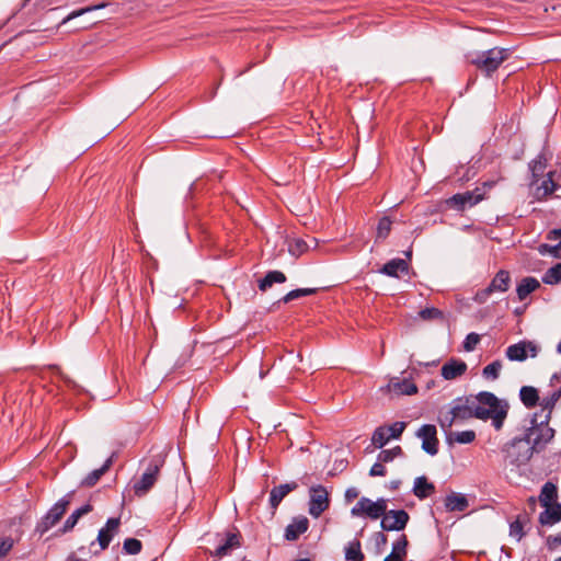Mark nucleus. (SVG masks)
Returning a JSON list of instances; mask_svg holds the SVG:
<instances>
[{
  "label": "nucleus",
  "mask_w": 561,
  "mask_h": 561,
  "mask_svg": "<svg viewBox=\"0 0 561 561\" xmlns=\"http://www.w3.org/2000/svg\"><path fill=\"white\" fill-rule=\"evenodd\" d=\"M70 497L71 494L66 495L48 511V513L44 516L42 522L37 525V530L41 534L46 533L60 520V518L67 511V507L70 503Z\"/></svg>",
  "instance_id": "obj_7"
},
{
  "label": "nucleus",
  "mask_w": 561,
  "mask_h": 561,
  "mask_svg": "<svg viewBox=\"0 0 561 561\" xmlns=\"http://www.w3.org/2000/svg\"><path fill=\"white\" fill-rule=\"evenodd\" d=\"M556 500H557V486L551 482L545 483L541 489L540 496H539V501H540L541 505L547 506L548 504L557 503Z\"/></svg>",
  "instance_id": "obj_30"
},
{
  "label": "nucleus",
  "mask_w": 561,
  "mask_h": 561,
  "mask_svg": "<svg viewBox=\"0 0 561 561\" xmlns=\"http://www.w3.org/2000/svg\"><path fill=\"white\" fill-rule=\"evenodd\" d=\"M419 317L424 321L443 319V312L434 307H427L419 312Z\"/></svg>",
  "instance_id": "obj_39"
},
{
  "label": "nucleus",
  "mask_w": 561,
  "mask_h": 561,
  "mask_svg": "<svg viewBox=\"0 0 561 561\" xmlns=\"http://www.w3.org/2000/svg\"><path fill=\"white\" fill-rule=\"evenodd\" d=\"M119 457V449H115L111 453L110 457H107V468L115 462Z\"/></svg>",
  "instance_id": "obj_54"
},
{
  "label": "nucleus",
  "mask_w": 561,
  "mask_h": 561,
  "mask_svg": "<svg viewBox=\"0 0 561 561\" xmlns=\"http://www.w3.org/2000/svg\"><path fill=\"white\" fill-rule=\"evenodd\" d=\"M162 465L163 459L160 457L148 465L139 480L134 483V491L137 495H145L154 485Z\"/></svg>",
  "instance_id": "obj_6"
},
{
  "label": "nucleus",
  "mask_w": 561,
  "mask_h": 561,
  "mask_svg": "<svg viewBox=\"0 0 561 561\" xmlns=\"http://www.w3.org/2000/svg\"><path fill=\"white\" fill-rule=\"evenodd\" d=\"M474 399L476 419L491 420L495 430H501L507 416L508 404L500 400L492 392H480Z\"/></svg>",
  "instance_id": "obj_2"
},
{
  "label": "nucleus",
  "mask_w": 561,
  "mask_h": 561,
  "mask_svg": "<svg viewBox=\"0 0 561 561\" xmlns=\"http://www.w3.org/2000/svg\"><path fill=\"white\" fill-rule=\"evenodd\" d=\"M511 276L507 271L501 270L496 273L494 278L488 286L489 290L493 293H505L510 288Z\"/></svg>",
  "instance_id": "obj_19"
},
{
  "label": "nucleus",
  "mask_w": 561,
  "mask_h": 561,
  "mask_svg": "<svg viewBox=\"0 0 561 561\" xmlns=\"http://www.w3.org/2000/svg\"><path fill=\"white\" fill-rule=\"evenodd\" d=\"M310 248L311 245L302 239H295L288 244L289 253L296 257L307 252Z\"/></svg>",
  "instance_id": "obj_34"
},
{
  "label": "nucleus",
  "mask_w": 561,
  "mask_h": 561,
  "mask_svg": "<svg viewBox=\"0 0 561 561\" xmlns=\"http://www.w3.org/2000/svg\"><path fill=\"white\" fill-rule=\"evenodd\" d=\"M400 481H391L390 486L391 489L396 490L399 488Z\"/></svg>",
  "instance_id": "obj_60"
},
{
  "label": "nucleus",
  "mask_w": 561,
  "mask_h": 561,
  "mask_svg": "<svg viewBox=\"0 0 561 561\" xmlns=\"http://www.w3.org/2000/svg\"><path fill=\"white\" fill-rule=\"evenodd\" d=\"M539 346L531 341H520L506 348V357L512 362H523L528 357L535 358L538 355Z\"/></svg>",
  "instance_id": "obj_9"
},
{
  "label": "nucleus",
  "mask_w": 561,
  "mask_h": 561,
  "mask_svg": "<svg viewBox=\"0 0 561 561\" xmlns=\"http://www.w3.org/2000/svg\"><path fill=\"white\" fill-rule=\"evenodd\" d=\"M467 364L460 359H450L445 363L440 369V374L446 380H454L461 377L467 371Z\"/></svg>",
  "instance_id": "obj_13"
},
{
  "label": "nucleus",
  "mask_w": 561,
  "mask_h": 561,
  "mask_svg": "<svg viewBox=\"0 0 561 561\" xmlns=\"http://www.w3.org/2000/svg\"><path fill=\"white\" fill-rule=\"evenodd\" d=\"M446 440L448 444H470L476 439L474 431H461V432H453L451 428L445 431Z\"/></svg>",
  "instance_id": "obj_21"
},
{
  "label": "nucleus",
  "mask_w": 561,
  "mask_h": 561,
  "mask_svg": "<svg viewBox=\"0 0 561 561\" xmlns=\"http://www.w3.org/2000/svg\"><path fill=\"white\" fill-rule=\"evenodd\" d=\"M129 110H125L122 113L117 112L116 106H112V115L114 116V125L117 126L127 115Z\"/></svg>",
  "instance_id": "obj_47"
},
{
  "label": "nucleus",
  "mask_w": 561,
  "mask_h": 561,
  "mask_svg": "<svg viewBox=\"0 0 561 561\" xmlns=\"http://www.w3.org/2000/svg\"><path fill=\"white\" fill-rule=\"evenodd\" d=\"M508 57L510 49L501 47H493L484 51L468 54L467 56L470 64L488 76L494 72Z\"/></svg>",
  "instance_id": "obj_3"
},
{
  "label": "nucleus",
  "mask_w": 561,
  "mask_h": 561,
  "mask_svg": "<svg viewBox=\"0 0 561 561\" xmlns=\"http://www.w3.org/2000/svg\"><path fill=\"white\" fill-rule=\"evenodd\" d=\"M542 169H543V165L541 164L540 161H535L534 162V165H533L534 173L537 172V171H541Z\"/></svg>",
  "instance_id": "obj_58"
},
{
  "label": "nucleus",
  "mask_w": 561,
  "mask_h": 561,
  "mask_svg": "<svg viewBox=\"0 0 561 561\" xmlns=\"http://www.w3.org/2000/svg\"><path fill=\"white\" fill-rule=\"evenodd\" d=\"M483 198V195L476 192H465L462 194H456L450 198V203L457 206L459 209L471 207L478 204Z\"/></svg>",
  "instance_id": "obj_16"
},
{
  "label": "nucleus",
  "mask_w": 561,
  "mask_h": 561,
  "mask_svg": "<svg viewBox=\"0 0 561 561\" xmlns=\"http://www.w3.org/2000/svg\"><path fill=\"white\" fill-rule=\"evenodd\" d=\"M528 503H529V506H530L533 510H535L537 501H536V499H535L534 496H531V497H529V499H528Z\"/></svg>",
  "instance_id": "obj_59"
},
{
  "label": "nucleus",
  "mask_w": 561,
  "mask_h": 561,
  "mask_svg": "<svg viewBox=\"0 0 561 561\" xmlns=\"http://www.w3.org/2000/svg\"><path fill=\"white\" fill-rule=\"evenodd\" d=\"M388 508V501L385 497H379L376 501L363 496L352 507L351 515L353 517L369 518L376 520L380 518Z\"/></svg>",
  "instance_id": "obj_5"
},
{
  "label": "nucleus",
  "mask_w": 561,
  "mask_h": 561,
  "mask_svg": "<svg viewBox=\"0 0 561 561\" xmlns=\"http://www.w3.org/2000/svg\"><path fill=\"white\" fill-rule=\"evenodd\" d=\"M369 474L371 477H383L386 474V469L382 462L378 460V462L374 463L370 468Z\"/></svg>",
  "instance_id": "obj_46"
},
{
  "label": "nucleus",
  "mask_w": 561,
  "mask_h": 561,
  "mask_svg": "<svg viewBox=\"0 0 561 561\" xmlns=\"http://www.w3.org/2000/svg\"><path fill=\"white\" fill-rule=\"evenodd\" d=\"M359 495V490L357 488H348L346 491H345V501L346 502H352L354 501L355 499H357Z\"/></svg>",
  "instance_id": "obj_50"
},
{
  "label": "nucleus",
  "mask_w": 561,
  "mask_h": 561,
  "mask_svg": "<svg viewBox=\"0 0 561 561\" xmlns=\"http://www.w3.org/2000/svg\"><path fill=\"white\" fill-rule=\"evenodd\" d=\"M380 536H381L382 541L385 542L386 541V536L382 535V534H380Z\"/></svg>",
  "instance_id": "obj_64"
},
{
  "label": "nucleus",
  "mask_w": 561,
  "mask_h": 561,
  "mask_svg": "<svg viewBox=\"0 0 561 561\" xmlns=\"http://www.w3.org/2000/svg\"><path fill=\"white\" fill-rule=\"evenodd\" d=\"M390 451H391V454L393 456V459L402 454V449L399 446L390 449Z\"/></svg>",
  "instance_id": "obj_57"
},
{
  "label": "nucleus",
  "mask_w": 561,
  "mask_h": 561,
  "mask_svg": "<svg viewBox=\"0 0 561 561\" xmlns=\"http://www.w3.org/2000/svg\"><path fill=\"white\" fill-rule=\"evenodd\" d=\"M240 546L239 537L237 534H229L225 543L218 546L215 551L216 557H224L229 553L230 550Z\"/></svg>",
  "instance_id": "obj_32"
},
{
  "label": "nucleus",
  "mask_w": 561,
  "mask_h": 561,
  "mask_svg": "<svg viewBox=\"0 0 561 561\" xmlns=\"http://www.w3.org/2000/svg\"><path fill=\"white\" fill-rule=\"evenodd\" d=\"M329 492L322 485H313L310 488L309 514L318 518L329 508Z\"/></svg>",
  "instance_id": "obj_8"
},
{
  "label": "nucleus",
  "mask_w": 561,
  "mask_h": 561,
  "mask_svg": "<svg viewBox=\"0 0 561 561\" xmlns=\"http://www.w3.org/2000/svg\"><path fill=\"white\" fill-rule=\"evenodd\" d=\"M542 282L545 284L553 285L561 282V263L550 267L543 275Z\"/></svg>",
  "instance_id": "obj_35"
},
{
  "label": "nucleus",
  "mask_w": 561,
  "mask_h": 561,
  "mask_svg": "<svg viewBox=\"0 0 561 561\" xmlns=\"http://www.w3.org/2000/svg\"><path fill=\"white\" fill-rule=\"evenodd\" d=\"M436 433V427L431 424L421 426L416 433L417 437L422 439V449L432 456L436 455L438 451Z\"/></svg>",
  "instance_id": "obj_12"
},
{
  "label": "nucleus",
  "mask_w": 561,
  "mask_h": 561,
  "mask_svg": "<svg viewBox=\"0 0 561 561\" xmlns=\"http://www.w3.org/2000/svg\"><path fill=\"white\" fill-rule=\"evenodd\" d=\"M522 530H523V526L519 520H515L514 523L511 524V535L512 536L517 537L519 539L523 535Z\"/></svg>",
  "instance_id": "obj_49"
},
{
  "label": "nucleus",
  "mask_w": 561,
  "mask_h": 561,
  "mask_svg": "<svg viewBox=\"0 0 561 561\" xmlns=\"http://www.w3.org/2000/svg\"><path fill=\"white\" fill-rule=\"evenodd\" d=\"M548 239L558 241V244H556V245L541 244L539 247V252L541 254L550 253L552 255H557L559 249L561 248V228L550 231L548 234Z\"/></svg>",
  "instance_id": "obj_28"
},
{
  "label": "nucleus",
  "mask_w": 561,
  "mask_h": 561,
  "mask_svg": "<svg viewBox=\"0 0 561 561\" xmlns=\"http://www.w3.org/2000/svg\"><path fill=\"white\" fill-rule=\"evenodd\" d=\"M391 220L388 217H383L379 220L377 227V237L385 239L391 230Z\"/></svg>",
  "instance_id": "obj_41"
},
{
  "label": "nucleus",
  "mask_w": 561,
  "mask_h": 561,
  "mask_svg": "<svg viewBox=\"0 0 561 561\" xmlns=\"http://www.w3.org/2000/svg\"><path fill=\"white\" fill-rule=\"evenodd\" d=\"M560 398H561V388L559 390L553 391L551 394L543 397L540 400V407L542 408V411H546L543 421H541L540 424L547 425V423L550 419L552 409Z\"/></svg>",
  "instance_id": "obj_22"
},
{
  "label": "nucleus",
  "mask_w": 561,
  "mask_h": 561,
  "mask_svg": "<svg viewBox=\"0 0 561 561\" xmlns=\"http://www.w3.org/2000/svg\"><path fill=\"white\" fill-rule=\"evenodd\" d=\"M105 473V463L101 466L99 469L90 472L82 481L81 485L90 488L96 484V482L102 478Z\"/></svg>",
  "instance_id": "obj_36"
},
{
  "label": "nucleus",
  "mask_w": 561,
  "mask_h": 561,
  "mask_svg": "<svg viewBox=\"0 0 561 561\" xmlns=\"http://www.w3.org/2000/svg\"><path fill=\"white\" fill-rule=\"evenodd\" d=\"M554 436V430L548 425H533L522 435L515 436L502 447L504 469L513 474L520 476L523 469L531 459L534 453L539 451Z\"/></svg>",
  "instance_id": "obj_1"
},
{
  "label": "nucleus",
  "mask_w": 561,
  "mask_h": 561,
  "mask_svg": "<svg viewBox=\"0 0 561 561\" xmlns=\"http://www.w3.org/2000/svg\"><path fill=\"white\" fill-rule=\"evenodd\" d=\"M501 369L502 363L500 360H494L483 368L482 375L486 379L494 380L499 377Z\"/></svg>",
  "instance_id": "obj_37"
},
{
  "label": "nucleus",
  "mask_w": 561,
  "mask_h": 561,
  "mask_svg": "<svg viewBox=\"0 0 561 561\" xmlns=\"http://www.w3.org/2000/svg\"><path fill=\"white\" fill-rule=\"evenodd\" d=\"M98 542L101 550L105 549V527L99 530Z\"/></svg>",
  "instance_id": "obj_53"
},
{
  "label": "nucleus",
  "mask_w": 561,
  "mask_h": 561,
  "mask_svg": "<svg viewBox=\"0 0 561 561\" xmlns=\"http://www.w3.org/2000/svg\"><path fill=\"white\" fill-rule=\"evenodd\" d=\"M383 561H403V558L391 552L389 556L385 558Z\"/></svg>",
  "instance_id": "obj_55"
},
{
  "label": "nucleus",
  "mask_w": 561,
  "mask_h": 561,
  "mask_svg": "<svg viewBox=\"0 0 561 561\" xmlns=\"http://www.w3.org/2000/svg\"><path fill=\"white\" fill-rule=\"evenodd\" d=\"M407 546L408 540L404 535H402L396 542L392 545V553H396L404 559L407 556Z\"/></svg>",
  "instance_id": "obj_40"
},
{
  "label": "nucleus",
  "mask_w": 561,
  "mask_h": 561,
  "mask_svg": "<svg viewBox=\"0 0 561 561\" xmlns=\"http://www.w3.org/2000/svg\"><path fill=\"white\" fill-rule=\"evenodd\" d=\"M124 550L129 554H137L141 550V542L135 538H128L124 542Z\"/></svg>",
  "instance_id": "obj_42"
},
{
  "label": "nucleus",
  "mask_w": 561,
  "mask_h": 561,
  "mask_svg": "<svg viewBox=\"0 0 561 561\" xmlns=\"http://www.w3.org/2000/svg\"><path fill=\"white\" fill-rule=\"evenodd\" d=\"M491 294L492 293L486 287L484 289L478 290L473 297V300L478 304H484Z\"/></svg>",
  "instance_id": "obj_45"
},
{
  "label": "nucleus",
  "mask_w": 561,
  "mask_h": 561,
  "mask_svg": "<svg viewBox=\"0 0 561 561\" xmlns=\"http://www.w3.org/2000/svg\"><path fill=\"white\" fill-rule=\"evenodd\" d=\"M557 188L556 183L552 180L551 173L542 180L541 184L536 187L535 196L538 199L545 198L552 194Z\"/></svg>",
  "instance_id": "obj_29"
},
{
  "label": "nucleus",
  "mask_w": 561,
  "mask_h": 561,
  "mask_svg": "<svg viewBox=\"0 0 561 561\" xmlns=\"http://www.w3.org/2000/svg\"><path fill=\"white\" fill-rule=\"evenodd\" d=\"M560 378H561V376H560ZM558 379H559V375L554 374V375L552 376V380H558Z\"/></svg>",
  "instance_id": "obj_61"
},
{
  "label": "nucleus",
  "mask_w": 561,
  "mask_h": 561,
  "mask_svg": "<svg viewBox=\"0 0 561 561\" xmlns=\"http://www.w3.org/2000/svg\"><path fill=\"white\" fill-rule=\"evenodd\" d=\"M378 460L380 462H390V461H392L393 460V456H392L390 449L381 450L378 454Z\"/></svg>",
  "instance_id": "obj_51"
},
{
  "label": "nucleus",
  "mask_w": 561,
  "mask_h": 561,
  "mask_svg": "<svg viewBox=\"0 0 561 561\" xmlns=\"http://www.w3.org/2000/svg\"><path fill=\"white\" fill-rule=\"evenodd\" d=\"M317 291L316 288H299V289H294V290H290L288 294H286L283 298V301L284 302H289L294 299H297V298H300V297H304V296H309V295H312Z\"/></svg>",
  "instance_id": "obj_38"
},
{
  "label": "nucleus",
  "mask_w": 561,
  "mask_h": 561,
  "mask_svg": "<svg viewBox=\"0 0 561 561\" xmlns=\"http://www.w3.org/2000/svg\"><path fill=\"white\" fill-rule=\"evenodd\" d=\"M311 242L313 244V248H316L317 247V240L316 239H311Z\"/></svg>",
  "instance_id": "obj_62"
},
{
  "label": "nucleus",
  "mask_w": 561,
  "mask_h": 561,
  "mask_svg": "<svg viewBox=\"0 0 561 561\" xmlns=\"http://www.w3.org/2000/svg\"><path fill=\"white\" fill-rule=\"evenodd\" d=\"M119 525L118 518H107V534H110L112 530H115ZM111 537L107 535V543L110 542Z\"/></svg>",
  "instance_id": "obj_52"
},
{
  "label": "nucleus",
  "mask_w": 561,
  "mask_h": 561,
  "mask_svg": "<svg viewBox=\"0 0 561 561\" xmlns=\"http://www.w3.org/2000/svg\"><path fill=\"white\" fill-rule=\"evenodd\" d=\"M387 390L397 396H411L417 392V387L409 379L392 378L387 385Z\"/></svg>",
  "instance_id": "obj_14"
},
{
  "label": "nucleus",
  "mask_w": 561,
  "mask_h": 561,
  "mask_svg": "<svg viewBox=\"0 0 561 561\" xmlns=\"http://www.w3.org/2000/svg\"><path fill=\"white\" fill-rule=\"evenodd\" d=\"M539 286V282L534 277H526L522 279L516 289L518 299L524 300L530 293L535 291Z\"/></svg>",
  "instance_id": "obj_24"
},
{
  "label": "nucleus",
  "mask_w": 561,
  "mask_h": 561,
  "mask_svg": "<svg viewBox=\"0 0 561 561\" xmlns=\"http://www.w3.org/2000/svg\"><path fill=\"white\" fill-rule=\"evenodd\" d=\"M91 511L90 505H84L81 508L76 510L65 522L62 527V533H66L70 529H72L76 524L78 523L79 518Z\"/></svg>",
  "instance_id": "obj_33"
},
{
  "label": "nucleus",
  "mask_w": 561,
  "mask_h": 561,
  "mask_svg": "<svg viewBox=\"0 0 561 561\" xmlns=\"http://www.w3.org/2000/svg\"><path fill=\"white\" fill-rule=\"evenodd\" d=\"M480 342V336L479 334L477 333H469L466 339H465V342H463V348L465 351L467 352H471L476 348V346L479 344Z\"/></svg>",
  "instance_id": "obj_43"
},
{
  "label": "nucleus",
  "mask_w": 561,
  "mask_h": 561,
  "mask_svg": "<svg viewBox=\"0 0 561 561\" xmlns=\"http://www.w3.org/2000/svg\"><path fill=\"white\" fill-rule=\"evenodd\" d=\"M345 559L347 561H364L365 556L362 552L360 542L353 540L345 547Z\"/></svg>",
  "instance_id": "obj_31"
},
{
  "label": "nucleus",
  "mask_w": 561,
  "mask_h": 561,
  "mask_svg": "<svg viewBox=\"0 0 561 561\" xmlns=\"http://www.w3.org/2000/svg\"><path fill=\"white\" fill-rule=\"evenodd\" d=\"M468 505L467 497L460 493H451L445 499V506L449 512H463Z\"/></svg>",
  "instance_id": "obj_20"
},
{
  "label": "nucleus",
  "mask_w": 561,
  "mask_h": 561,
  "mask_svg": "<svg viewBox=\"0 0 561 561\" xmlns=\"http://www.w3.org/2000/svg\"><path fill=\"white\" fill-rule=\"evenodd\" d=\"M408 271V264L402 259H393L386 263L383 267L381 268V273L396 277L398 276V272H407Z\"/></svg>",
  "instance_id": "obj_25"
},
{
  "label": "nucleus",
  "mask_w": 561,
  "mask_h": 561,
  "mask_svg": "<svg viewBox=\"0 0 561 561\" xmlns=\"http://www.w3.org/2000/svg\"><path fill=\"white\" fill-rule=\"evenodd\" d=\"M390 451H391V454L393 456V459L402 454V449L399 446L390 449Z\"/></svg>",
  "instance_id": "obj_56"
},
{
  "label": "nucleus",
  "mask_w": 561,
  "mask_h": 561,
  "mask_svg": "<svg viewBox=\"0 0 561 561\" xmlns=\"http://www.w3.org/2000/svg\"><path fill=\"white\" fill-rule=\"evenodd\" d=\"M435 486L425 477H417L414 481L413 493L420 500L426 499L434 493Z\"/></svg>",
  "instance_id": "obj_23"
},
{
  "label": "nucleus",
  "mask_w": 561,
  "mask_h": 561,
  "mask_svg": "<svg viewBox=\"0 0 561 561\" xmlns=\"http://www.w3.org/2000/svg\"><path fill=\"white\" fill-rule=\"evenodd\" d=\"M14 541L12 538H0V558L5 556L13 547Z\"/></svg>",
  "instance_id": "obj_44"
},
{
  "label": "nucleus",
  "mask_w": 561,
  "mask_h": 561,
  "mask_svg": "<svg viewBox=\"0 0 561 561\" xmlns=\"http://www.w3.org/2000/svg\"><path fill=\"white\" fill-rule=\"evenodd\" d=\"M545 511L539 516L542 525H553L561 520V505L559 503L548 504L543 506Z\"/></svg>",
  "instance_id": "obj_18"
},
{
  "label": "nucleus",
  "mask_w": 561,
  "mask_h": 561,
  "mask_svg": "<svg viewBox=\"0 0 561 561\" xmlns=\"http://www.w3.org/2000/svg\"><path fill=\"white\" fill-rule=\"evenodd\" d=\"M407 426L405 422H396L389 426H379L375 430L371 442L377 448L383 447L391 438H399Z\"/></svg>",
  "instance_id": "obj_10"
},
{
  "label": "nucleus",
  "mask_w": 561,
  "mask_h": 561,
  "mask_svg": "<svg viewBox=\"0 0 561 561\" xmlns=\"http://www.w3.org/2000/svg\"><path fill=\"white\" fill-rule=\"evenodd\" d=\"M286 276L283 272L279 271H271L268 272L263 279L259 283V288L265 291L267 288L272 287L275 283H285Z\"/></svg>",
  "instance_id": "obj_26"
},
{
  "label": "nucleus",
  "mask_w": 561,
  "mask_h": 561,
  "mask_svg": "<svg viewBox=\"0 0 561 561\" xmlns=\"http://www.w3.org/2000/svg\"><path fill=\"white\" fill-rule=\"evenodd\" d=\"M558 352L561 354V342L558 345Z\"/></svg>",
  "instance_id": "obj_63"
},
{
  "label": "nucleus",
  "mask_w": 561,
  "mask_h": 561,
  "mask_svg": "<svg viewBox=\"0 0 561 561\" xmlns=\"http://www.w3.org/2000/svg\"><path fill=\"white\" fill-rule=\"evenodd\" d=\"M104 4H100L98 7H94V8H85V9H82V10H79V11H76V12H72L71 14H69L64 21L62 23H66L67 21L73 19V18H77L79 15H82V14H85V13H89L91 11H93L94 9H100V8H103Z\"/></svg>",
  "instance_id": "obj_48"
},
{
  "label": "nucleus",
  "mask_w": 561,
  "mask_h": 561,
  "mask_svg": "<svg viewBox=\"0 0 561 561\" xmlns=\"http://www.w3.org/2000/svg\"><path fill=\"white\" fill-rule=\"evenodd\" d=\"M381 517V528L387 531L404 529L410 518L404 510H386V513Z\"/></svg>",
  "instance_id": "obj_11"
},
{
  "label": "nucleus",
  "mask_w": 561,
  "mask_h": 561,
  "mask_svg": "<svg viewBox=\"0 0 561 561\" xmlns=\"http://www.w3.org/2000/svg\"><path fill=\"white\" fill-rule=\"evenodd\" d=\"M476 417L473 397L457 399L453 402L450 410L442 414L439 424L444 431L450 430L458 421Z\"/></svg>",
  "instance_id": "obj_4"
},
{
  "label": "nucleus",
  "mask_w": 561,
  "mask_h": 561,
  "mask_svg": "<svg viewBox=\"0 0 561 561\" xmlns=\"http://www.w3.org/2000/svg\"><path fill=\"white\" fill-rule=\"evenodd\" d=\"M519 397H520L522 402L527 408H534L537 404V402L539 401V396H538L537 389L534 387H530V386L522 387V389L519 391Z\"/></svg>",
  "instance_id": "obj_27"
},
{
  "label": "nucleus",
  "mask_w": 561,
  "mask_h": 561,
  "mask_svg": "<svg viewBox=\"0 0 561 561\" xmlns=\"http://www.w3.org/2000/svg\"><path fill=\"white\" fill-rule=\"evenodd\" d=\"M298 484L296 482L280 484L275 486L270 494V503L273 510L279 505L282 500L291 491L296 490Z\"/></svg>",
  "instance_id": "obj_17"
},
{
  "label": "nucleus",
  "mask_w": 561,
  "mask_h": 561,
  "mask_svg": "<svg viewBox=\"0 0 561 561\" xmlns=\"http://www.w3.org/2000/svg\"><path fill=\"white\" fill-rule=\"evenodd\" d=\"M309 527V520L305 516H298L285 529V538L287 540H296L301 534L306 533Z\"/></svg>",
  "instance_id": "obj_15"
}]
</instances>
